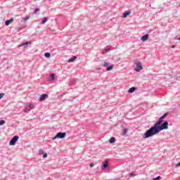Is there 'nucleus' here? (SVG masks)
Returning <instances> with one entry per match:
<instances>
[{"instance_id": "1", "label": "nucleus", "mask_w": 180, "mask_h": 180, "mask_svg": "<svg viewBox=\"0 0 180 180\" xmlns=\"http://www.w3.org/2000/svg\"><path fill=\"white\" fill-rule=\"evenodd\" d=\"M168 129V122L165 121L161 124L155 127L152 129H148L146 133L143 135V139H150V137H153V136H155V134H158L160 131L162 130H167Z\"/></svg>"}, {"instance_id": "2", "label": "nucleus", "mask_w": 180, "mask_h": 180, "mask_svg": "<svg viewBox=\"0 0 180 180\" xmlns=\"http://www.w3.org/2000/svg\"><path fill=\"white\" fill-rule=\"evenodd\" d=\"M168 115H169L168 112H165L162 117L159 118L158 121L156 122V123L149 129V130H152V129H154L157 126H159L160 124H161V123L164 122V119H165V117H167Z\"/></svg>"}, {"instance_id": "3", "label": "nucleus", "mask_w": 180, "mask_h": 180, "mask_svg": "<svg viewBox=\"0 0 180 180\" xmlns=\"http://www.w3.org/2000/svg\"><path fill=\"white\" fill-rule=\"evenodd\" d=\"M66 136H67V134L65 132H58L53 138V140H56L57 139H64Z\"/></svg>"}, {"instance_id": "4", "label": "nucleus", "mask_w": 180, "mask_h": 180, "mask_svg": "<svg viewBox=\"0 0 180 180\" xmlns=\"http://www.w3.org/2000/svg\"><path fill=\"white\" fill-rule=\"evenodd\" d=\"M18 140H19V136L18 135L14 136L9 141V146H15Z\"/></svg>"}, {"instance_id": "5", "label": "nucleus", "mask_w": 180, "mask_h": 180, "mask_svg": "<svg viewBox=\"0 0 180 180\" xmlns=\"http://www.w3.org/2000/svg\"><path fill=\"white\" fill-rule=\"evenodd\" d=\"M136 68H135V71L136 72H140V71H141V70H143V66L141 65V63L136 62Z\"/></svg>"}, {"instance_id": "6", "label": "nucleus", "mask_w": 180, "mask_h": 180, "mask_svg": "<svg viewBox=\"0 0 180 180\" xmlns=\"http://www.w3.org/2000/svg\"><path fill=\"white\" fill-rule=\"evenodd\" d=\"M30 109H34V105L33 104H30L27 105L24 110V112L25 113H27L28 112H30Z\"/></svg>"}, {"instance_id": "7", "label": "nucleus", "mask_w": 180, "mask_h": 180, "mask_svg": "<svg viewBox=\"0 0 180 180\" xmlns=\"http://www.w3.org/2000/svg\"><path fill=\"white\" fill-rule=\"evenodd\" d=\"M47 98H49V94H44L41 95V96L39 98V102H43V101H46V99H47Z\"/></svg>"}, {"instance_id": "8", "label": "nucleus", "mask_w": 180, "mask_h": 180, "mask_svg": "<svg viewBox=\"0 0 180 180\" xmlns=\"http://www.w3.org/2000/svg\"><path fill=\"white\" fill-rule=\"evenodd\" d=\"M148 37H150V34H146L141 37V41H147V40H148Z\"/></svg>"}, {"instance_id": "9", "label": "nucleus", "mask_w": 180, "mask_h": 180, "mask_svg": "<svg viewBox=\"0 0 180 180\" xmlns=\"http://www.w3.org/2000/svg\"><path fill=\"white\" fill-rule=\"evenodd\" d=\"M103 168L104 169H109V161L106 160L103 164Z\"/></svg>"}, {"instance_id": "10", "label": "nucleus", "mask_w": 180, "mask_h": 180, "mask_svg": "<svg viewBox=\"0 0 180 180\" xmlns=\"http://www.w3.org/2000/svg\"><path fill=\"white\" fill-rule=\"evenodd\" d=\"M130 13H131V10H128L127 11H125L123 14H122V18H127L129 16V15H130Z\"/></svg>"}, {"instance_id": "11", "label": "nucleus", "mask_w": 180, "mask_h": 180, "mask_svg": "<svg viewBox=\"0 0 180 180\" xmlns=\"http://www.w3.org/2000/svg\"><path fill=\"white\" fill-rule=\"evenodd\" d=\"M56 80V75L54 74H51L49 78V81L53 82Z\"/></svg>"}, {"instance_id": "12", "label": "nucleus", "mask_w": 180, "mask_h": 180, "mask_svg": "<svg viewBox=\"0 0 180 180\" xmlns=\"http://www.w3.org/2000/svg\"><path fill=\"white\" fill-rule=\"evenodd\" d=\"M12 22H13V18H11L10 20H7L5 22V25L6 26H9L11 23H12Z\"/></svg>"}, {"instance_id": "13", "label": "nucleus", "mask_w": 180, "mask_h": 180, "mask_svg": "<svg viewBox=\"0 0 180 180\" xmlns=\"http://www.w3.org/2000/svg\"><path fill=\"white\" fill-rule=\"evenodd\" d=\"M29 44H30V42L27 41V42H24L20 44V47L24 46V47H27L29 46Z\"/></svg>"}, {"instance_id": "14", "label": "nucleus", "mask_w": 180, "mask_h": 180, "mask_svg": "<svg viewBox=\"0 0 180 180\" xmlns=\"http://www.w3.org/2000/svg\"><path fill=\"white\" fill-rule=\"evenodd\" d=\"M77 60V56H74L72 58H70L68 60V63H73V61Z\"/></svg>"}, {"instance_id": "15", "label": "nucleus", "mask_w": 180, "mask_h": 180, "mask_svg": "<svg viewBox=\"0 0 180 180\" xmlns=\"http://www.w3.org/2000/svg\"><path fill=\"white\" fill-rule=\"evenodd\" d=\"M116 141V138L115 137H111L109 140V143L110 144H113V143H115Z\"/></svg>"}, {"instance_id": "16", "label": "nucleus", "mask_w": 180, "mask_h": 180, "mask_svg": "<svg viewBox=\"0 0 180 180\" xmlns=\"http://www.w3.org/2000/svg\"><path fill=\"white\" fill-rule=\"evenodd\" d=\"M47 20H49V18L47 17H44L42 19V21L41 22V25H44L46 23V22H47Z\"/></svg>"}, {"instance_id": "17", "label": "nucleus", "mask_w": 180, "mask_h": 180, "mask_svg": "<svg viewBox=\"0 0 180 180\" xmlns=\"http://www.w3.org/2000/svg\"><path fill=\"white\" fill-rule=\"evenodd\" d=\"M134 91H136V87H131L129 90L128 92L129 94H133V92H134Z\"/></svg>"}, {"instance_id": "18", "label": "nucleus", "mask_w": 180, "mask_h": 180, "mask_svg": "<svg viewBox=\"0 0 180 180\" xmlns=\"http://www.w3.org/2000/svg\"><path fill=\"white\" fill-rule=\"evenodd\" d=\"M113 67H114L113 65H110V66H108V67L106 68V71H112V70H113Z\"/></svg>"}, {"instance_id": "19", "label": "nucleus", "mask_w": 180, "mask_h": 180, "mask_svg": "<svg viewBox=\"0 0 180 180\" xmlns=\"http://www.w3.org/2000/svg\"><path fill=\"white\" fill-rule=\"evenodd\" d=\"M44 56L46 57V58H50V57H51V53L46 52L44 53Z\"/></svg>"}, {"instance_id": "20", "label": "nucleus", "mask_w": 180, "mask_h": 180, "mask_svg": "<svg viewBox=\"0 0 180 180\" xmlns=\"http://www.w3.org/2000/svg\"><path fill=\"white\" fill-rule=\"evenodd\" d=\"M29 19H30V15H27L25 18H22V20L24 22H26V20H29Z\"/></svg>"}, {"instance_id": "21", "label": "nucleus", "mask_w": 180, "mask_h": 180, "mask_svg": "<svg viewBox=\"0 0 180 180\" xmlns=\"http://www.w3.org/2000/svg\"><path fill=\"white\" fill-rule=\"evenodd\" d=\"M127 134V129L124 128L122 131V136H126Z\"/></svg>"}, {"instance_id": "22", "label": "nucleus", "mask_w": 180, "mask_h": 180, "mask_svg": "<svg viewBox=\"0 0 180 180\" xmlns=\"http://www.w3.org/2000/svg\"><path fill=\"white\" fill-rule=\"evenodd\" d=\"M129 176L133 177V176H137V174L134 172L129 173Z\"/></svg>"}, {"instance_id": "23", "label": "nucleus", "mask_w": 180, "mask_h": 180, "mask_svg": "<svg viewBox=\"0 0 180 180\" xmlns=\"http://www.w3.org/2000/svg\"><path fill=\"white\" fill-rule=\"evenodd\" d=\"M4 124H5V120H0V126H4Z\"/></svg>"}, {"instance_id": "24", "label": "nucleus", "mask_w": 180, "mask_h": 180, "mask_svg": "<svg viewBox=\"0 0 180 180\" xmlns=\"http://www.w3.org/2000/svg\"><path fill=\"white\" fill-rule=\"evenodd\" d=\"M110 48H107V49H104V51H103V53H108V51H110Z\"/></svg>"}, {"instance_id": "25", "label": "nucleus", "mask_w": 180, "mask_h": 180, "mask_svg": "<svg viewBox=\"0 0 180 180\" xmlns=\"http://www.w3.org/2000/svg\"><path fill=\"white\" fill-rule=\"evenodd\" d=\"M161 179V176H158L157 177H155L153 179V180H160Z\"/></svg>"}, {"instance_id": "26", "label": "nucleus", "mask_w": 180, "mask_h": 180, "mask_svg": "<svg viewBox=\"0 0 180 180\" xmlns=\"http://www.w3.org/2000/svg\"><path fill=\"white\" fill-rule=\"evenodd\" d=\"M4 96H5V94L4 93H1L0 94V99H2V98H4Z\"/></svg>"}, {"instance_id": "27", "label": "nucleus", "mask_w": 180, "mask_h": 180, "mask_svg": "<svg viewBox=\"0 0 180 180\" xmlns=\"http://www.w3.org/2000/svg\"><path fill=\"white\" fill-rule=\"evenodd\" d=\"M108 65H109V63H108L107 62H105L103 63V67H108Z\"/></svg>"}, {"instance_id": "28", "label": "nucleus", "mask_w": 180, "mask_h": 180, "mask_svg": "<svg viewBox=\"0 0 180 180\" xmlns=\"http://www.w3.org/2000/svg\"><path fill=\"white\" fill-rule=\"evenodd\" d=\"M39 11H40V8H36V9L34 11V13H36L39 12Z\"/></svg>"}, {"instance_id": "29", "label": "nucleus", "mask_w": 180, "mask_h": 180, "mask_svg": "<svg viewBox=\"0 0 180 180\" xmlns=\"http://www.w3.org/2000/svg\"><path fill=\"white\" fill-rule=\"evenodd\" d=\"M43 158H47V153H44L43 155Z\"/></svg>"}, {"instance_id": "30", "label": "nucleus", "mask_w": 180, "mask_h": 180, "mask_svg": "<svg viewBox=\"0 0 180 180\" xmlns=\"http://www.w3.org/2000/svg\"><path fill=\"white\" fill-rule=\"evenodd\" d=\"M94 163H91L90 164V168H92L94 167Z\"/></svg>"}, {"instance_id": "31", "label": "nucleus", "mask_w": 180, "mask_h": 180, "mask_svg": "<svg viewBox=\"0 0 180 180\" xmlns=\"http://www.w3.org/2000/svg\"><path fill=\"white\" fill-rule=\"evenodd\" d=\"M172 49H175V45H173V46H172Z\"/></svg>"}, {"instance_id": "32", "label": "nucleus", "mask_w": 180, "mask_h": 180, "mask_svg": "<svg viewBox=\"0 0 180 180\" xmlns=\"http://www.w3.org/2000/svg\"><path fill=\"white\" fill-rule=\"evenodd\" d=\"M76 82H77L76 79H74V80H73L74 84H75Z\"/></svg>"}, {"instance_id": "33", "label": "nucleus", "mask_w": 180, "mask_h": 180, "mask_svg": "<svg viewBox=\"0 0 180 180\" xmlns=\"http://www.w3.org/2000/svg\"><path fill=\"white\" fill-rule=\"evenodd\" d=\"M179 40H180V37L179 38Z\"/></svg>"}]
</instances>
